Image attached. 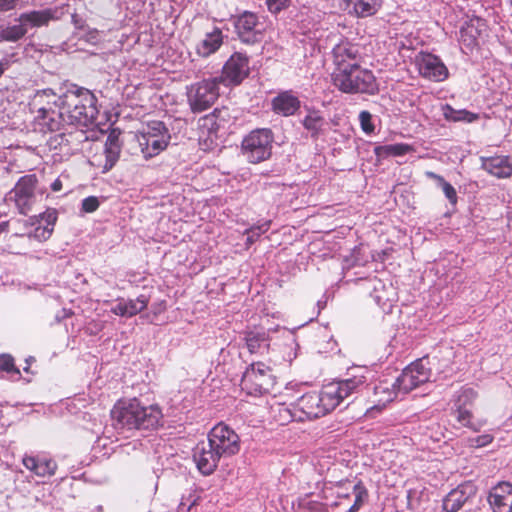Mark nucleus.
<instances>
[{
	"mask_svg": "<svg viewBox=\"0 0 512 512\" xmlns=\"http://www.w3.org/2000/svg\"><path fill=\"white\" fill-rule=\"evenodd\" d=\"M365 383V376L355 375L348 379L334 381L324 385L318 393L326 413H330L351 394L358 392Z\"/></svg>",
	"mask_w": 512,
	"mask_h": 512,
	"instance_id": "39448f33",
	"label": "nucleus"
},
{
	"mask_svg": "<svg viewBox=\"0 0 512 512\" xmlns=\"http://www.w3.org/2000/svg\"><path fill=\"white\" fill-rule=\"evenodd\" d=\"M64 135H65V133H64V132H62V133L58 134V135L55 137V140H56L58 137H59V138H61V139H63Z\"/></svg>",
	"mask_w": 512,
	"mask_h": 512,
	"instance_id": "e2e57ef3",
	"label": "nucleus"
},
{
	"mask_svg": "<svg viewBox=\"0 0 512 512\" xmlns=\"http://www.w3.org/2000/svg\"><path fill=\"white\" fill-rule=\"evenodd\" d=\"M8 69V61H0V78L5 73V71Z\"/></svg>",
	"mask_w": 512,
	"mask_h": 512,
	"instance_id": "bf43d9fd",
	"label": "nucleus"
},
{
	"mask_svg": "<svg viewBox=\"0 0 512 512\" xmlns=\"http://www.w3.org/2000/svg\"><path fill=\"white\" fill-rule=\"evenodd\" d=\"M302 125L313 139H318L323 134L327 122L320 111L308 110L307 115L302 120Z\"/></svg>",
	"mask_w": 512,
	"mask_h": 512,
	"instance_id": "2f4dec72",
	"label": "nucleus"
},
{
	"mask_svg": "<svg viewBox=\"0 0 512 512\" xmlns=\"http://www.w3.org/2000/svg\"><path fill=\"white\" fill-rule=\"evenodd\" d=\"M398 393L395 381L380 380L373 387V395L369 398L371 406L367 409V412L372 413L374 410L381 412L387 404L397 397Z\"/></svg>",
	"mask_w": 512,
	"mask_h": 512,
	"instance_id": "aec40b11",
	"label": "nucleus"
},
{
	"mask_svg": "<svg viewBox=\"0 0 512 512\" xmlns=\"http://www.w3.org/2000/svg\"><path fill=\"white\" fill-rule=\"evenodd\" d=\"M341 3L350 9V13L358 17H367L377 12L381 0H343Z\"/></svg>",
	"mask_w": 512,
	"mask_h": 512,
	"instance_id": "7c9ffc66",
	"label": "nucleus"
},
{
	"mask_svg": "<svg viewBox=\"0 0 512 512\" xmlns=\"http://www.w3.org/2000/svg\"><path fill=\"white\" fill-rule=\"evenodd\" d=\"M148 303V297L140 295L136 299H130L128 301L120 300L111 311L118 316L132 317L145 310Z\"/></svg>",
	"mask_w": 512,
	"mask_h": 512,
	"instance_id": "c756f323",
	"label": "nucleus"
},
{
	"mask_svg": "<svg viewBox=\"0 0 512 512\" xmlns=\"http://www.w3.org/2000/svg\"><path fill=\"white\" fill-rule=\"evenodd\" d=\"M332 81L343 93L374 95L378 92V84L373 72L361 67L360 64H356L347 71L334 76Z\"/></svg>",
	"mask_w": 512,
	"mask_h": 512,
	"instance_id": "20e7f679",
	"label": "nucleus"
},
{
	"mask_svg": "<svg viewBox=\"0 0 512 512\" xmlns=\"http://www.w3.org/2000/svg\"><path fill=\"white\" fill-rule=\"evenodd\" d=\"M301 102L291 91H284L272 100V110L282 116L294 115L300 108Z\"/></svg>",
	"mask_w": 512,
	"mask_h": 512,
	"instance_id": "cd10ccee",
	"label": "nucleus"
},
{
	"mask_svg": "<svg viewBox=\"0 0 512 512\" xmlns=\"http://www.w3.org/2000/svg\"><path fill=\"white\" fill-rule=\"evenodd\" d=\"M290 3V0H266L268 10L272 13H278L282 9L286 8Z\"/></svg>",
	"mask_w": 512,
	"mask_h": 512,
	"instance_id": "8fccbe9b",
	"label": "nucleus"
},
{
	"mask_svg": "<svg viewBox=\"0 0 512 512\" xmlns=\"http://www.w3.org/2000/svg\"><path fill=\"white\" fill-rule=\"evenodd\" d=\"M18 0H0V11H8L16 6Z\"/></svg>",
	"mask_w": 512,
	"mask_h": 512,
	"instance_id": "6e6d98bb",
	"label": "nucleus"
},
{
	"mask_svg": "<svg viewBox=\"0 0 512 512\" xmlns=\"http://www.w3.org/2000/svg\"><path fill=\"white\" fill-rule=\"evenodd\" d=\"M63 188V183L62 181L57 178L52 184H51V189L52 191L54 192H58V191H61Z\"/></svg>",
	"mask_w": 512,
	"mask_h": 512,
	"instance_id": "13d9d810",
	"label": "nucleus"
},
{
	"mask_svg": "<svg viewBox=\"0 0 512 512\" xmlns=\"http://www.w3.org/2000/svg\"><path fill=\"white\" fill-rule=\"evenodd\" d=\"M48 93L53 94V93H52V90H50V89H48V90H43V91H42V94H44V95H48Z\"/></svg>",
	"mask_w": 512,
	"mask_h": 512,
	"instance_id": "680f3d73",
	"label": "nucleus"
},
{
	"mask_svg": "<svg viewBox=\"0 0 512 512\" xmlns=\"http://www.w3.org/2000/svg\"><path fill=\"white\" fill-rule=\"evenodd\" d=\"M338 498H339V501L334 503L335 506H338V505H346L347 506L349 504V501H350L349 493H342V494L339 493Z\"/></svg>",
	"mask_w": 512,
	"mask_h": 512,
	"instance_id": "4d7b16f0",
	"label": "nucleus"
},
{
	"mask_svg": "<svg viewBox=\"0 0 512 512\" xmlns=\"http://www.w3.org/2000/svg\"><path fill=\"white\" fill-rule=\"evenodd\" d=\"M57 219L58 212L55 208H47L38 216L29 218L27 223L36 227L32 232L28 234V238L35 239L39 242L48 240L54 231Z\"/></svg>",
	"mask_w": 512,
	"mask_h": 512,
	"instance_id": "a211bd4d",
	"label": "nucleus"
},
{
	"mask_svg": "<svg viewBox=\"0 0 512 512\" xmlns=\"http://www.w3.org/2000/svg\"><path fill=\"white\" fill-rule=\"evenodd\" d=\"M453 414L458 423L463 427L478 431L479 428L473 423V413L469 408H453Z\"/></svg>",
	"mask_w": 512,
	"mask_h": 512,
	"instance_id": "58836bf2",
	"label": "nucleus"
},
{
	"mask_svg": "<svg viewBox=\"0 0 512 512\" xmlns=\"http://www.w3.org/2000/svg\"><path fill=\"white\" fill-rule=\"evenodd\" d=\"M221 458L222 456L213 447H210L209 441L197 444L194 449L193 459L203 475L212 474Z\"/></svg>",
	"mask_w": 512,
	"mask_h": 512,
	"instance_id": "412c9836",
	"label": "nucleus"
},
{
	"mask_svg": "<svg viewBox=\"0 0 512 512\" xmlns=\"http://www.w3.org/2000/svg\"><path fill=\"white\" fill-rule=\"evenodd\" d=\"M478 397V392L471 387H462L454 396L453 408H468Z\"/></svg>",
	"mask_w": 512,
	"mask_h": 512,
	"instance_id": "e433bc0d",
	"label": "nucleus"
},
{
	"mask_svg": "<svg viewBox=\"0 0 512 512\" xmlns=\"http://www.w3.org/2000/svg\"><path fill=\"white\" fill-rule=\"evenodd\" d=\"M272 413L274 420L280 425H285L291 421H296V406L293 404V408H289L285 404L278 403L272 406Z\"/></svg>",
	"mask_w": 512,
	"mask_h": 512,
	"instance_id": "c9c22d12",
	"label": "nucleus"
},
{
	"mask_svg": "<svg viewBox=\"0 0 512 512\" xmlns=\"http://www.w3.org/2000/svg\"><path fill=\"white\" fill-rule=\"evenodd\" d=\"M0 371L21 377L20 369L16 366L14 357L9 353L0 354Z\"/></svg>",
	"mask_w": 512,
	"mask_h": 512,
	"instance_id": "a19ab883",
	"label": "nucleus"
},
{
	"mask_svg": "<svg viewBox=\"0 0 512 512\" xmlns=\"http://www.w3.org/2000/svg\"><path fill=\"white\" fill-rule=\"evenodd\" d=\"M415 65L419 74L430 81L441 82L448 78V68L440 57L434 54L420 52L415 57Z\"/></svg>",
	"mask_w": 512,
	"mask_h": 512,
	"instance_id": "ddd939ff",
	"label": "nucleus"
},
{
	"mask_svg": "<svg viewBox=\"0 0 512 512\" xmlns=\"http://www.w3.org/2000/svg\"><path fill=\"white\" fill-rule=\"evenodd\" d=\"M270 227V222H265L264 224L260 225V226H257V227H252L248 232L249 233H252V236L256 235V236H260L261 234L265 233L266 231H268Z\"/></svg>",
	"mask_w": 512,
	"mask_h": 512,
	"instance_id": "864d4df0",
	"label": "nucleus"
},
{
	"mask_svg": "<svg viewBox=\"0 0 512 512\" xmlns=\"http://www.w3.org/2000/svg\"><path fill=\"white\" fill-rule=\"evenodd\" d=\"M244 341L251 355L258 356L266 361L267 357H274V350L270 348L269 333L264 329H252L244 332Z\"/></svg>",
	"mask_w": 512,
	"mask_h": 512,
	"instance_id": "6ab92c4d",
	"label": "nucleus"
},
{
	"mask_svg": "<svg viewBox=\"0 0 512 512\" xmlns=\"http://www.w3.org/2000/svg\"><path fill=\"white\" fill-rule=\"evenodd\" d=\"M481 168L488 174L498 178L506 179L512 177V158L506 155H495L481 157Z\"/></svg>",
	"mask_w": 512,
	"mask_h": 512,
	"instance_id": "393cba45",
	"label": "nucleus"
},
{
	"mask_svg": "<svg viewBox=\"0 0 512 512\" xmlns=\"http://www.w3.org/2000/svg\"><path fill=\"white\" fill-rule=\"evenodd\" d=\"M371 295L377 305L383 310L391 309L393 303L398 299L396 288L391 283L385 284L381 280L376 281Z\"/></svg>",
	"mask_w": 512,
	"mask_h": 512,
	"instance_id": "bb28decb",
	"label": "nucleus"
},
{
	"mask_svg": "<svg viewBox=\"0 0 512 512\" xmlns=\"http://www.w3.org/2000/svg\"><path fill=\"white\" fill-rule=\"evenodd\" d=\"M9 230V221H3L0 223V235Z\"/></svg>",
	"mask_w": 512,
	"mask_h": 512,
	"instance_id": "052dcab7",
	"label": "nucleus"
},
{
	"mask_svg": "<svg viewBox=\"0 0 512 512\" xmlns=\"http://www.w3.org/2000/svg\"><path fill=\"white\" fill-rule=\"evenodd\" d=\"M96 104L93 92L74 85L60 97V117L67 125L88 127L97 118Z\"/></svg>",
	"mask_w": 512,
	"mask_h": 512,
	"instance_id": "f03ea898",
	"label": "nucleus"
},
{
	"mask_svg": "<svg viewBox=\"0 0 512 512\" xmlns=\"http://www.w3.org/2000/svg\"><path fill=\"white\" fill-rule=\"evenodd\" d=\"M487 32L486 20L473 16L461 27L459 41L465 49L472 52L479 46V41L487 36Z\"/></svg>",
	"mask_w": 512,
	"mask_h": 512,
	"instance_id": "2eb2a0df",
	"label": "nucleus"
},
{
	"mask_svg": "<svg viewBox=\"0 0 512 512\" xmlns=\"http://www.w3.org/2000/svg\"><path fill=\"white\" fill-rule=\"evenodd\" d=\"M274 136L270 129L252 130L241 142V152L249 163L258 164L272 155Z\"/></svg>",
	"mask_w": 512,
	"mask_h": 512,
	"instance_id": "423d86ee",
	"label": "nucleus"
},
{
	"mask_svg": "<svg viewBox=\"0 0 512 512\" xmlns=\"http://www.w3.org/2000/svg\"><path fill=\"white\" fill-rule=\"evenodd\" d=\"M39 180L36 174H27L18 179L9 192L10 200L15 204L18 212L27 215L36 203V190Z\"/></svg>",
	"mask_w": 512,
	"mask_h": 512,
	"instance_id": "1a4fd4ad",
	"label": "nucleus"
},
{
	"mask_svg": "<svg viewBox=\"0 0 512 512\" xmlns=\"http://www.w3.org/2000/svg\"><path fill=\"white\" fill-rule=\"evenodd\" d=\"M250 74L249 57L241 52H234L222 67L218 81L227 87L240 85Z\"/></svg>",
	"mask_w": 512,
	"mask_h": 512,
	"instance_id": "9b49d317",
	"label": "nucleus"
},
{
	"mask_svg": "<svg viewBox=\"0 0 512 512\" xmlns=\"http://www.w3.org/2000/svg\"><path fill=\"white\" fill-rule=\"evenodd\" d=\"M27 33L24 23L8 26L1 31V36L6 41H18Z\"/></svg>",
	"mask_w": 512,
	"mask_h": 512,
	"instance_id": "ea45409f",
	"label": "nucleus"
},
{
	"mask_svg": "<svg viewBox=\"0 0 512 512\" xmlns=\"http://www.w3.org/2000/svg\"><path fill=\"white\" fill-rule=\"evenodd\" d=\"M425 175L427 178L437 181V183L441 186L446 198L451 204L455 205L457 203L458 197L455 188L449 182H447L443 176L438 175L432 171H426Z\"/></svg>",
	"mask_w": 512,
	"mask_h": 512,
	"instance_id": "4c0bfd02",
	"label": "nucleus"
},
{
	"mask_svg": "<svg viewBox=\"0 0 512 512\" xmlns=\"http://www.w3.org/2000/svg\"><path fill=\"white\" fill-rule=\"evenodd\" d=\"M411 152H414V148L407 143H396L375 148V154L380 157L403 156Z\"/></svg>",
	"mask_w": 512,
	"mask_h": 512,
	"instance_id": "f704fd0d",
	"label": "nucleus"
},
{
	"mask_svg": "<svg viewBox=\"0 0 512 512\" xmlns=\"http://www.w3.org/2000/svg\"><path fill=\"white\" fill-rule=\"evenodd\" d=\"M210 447H213L222 457H230L240 450L238 434L224 423L215 425L208 434Z\"/></svg>",
	"mask_w": 512,
	"mask_h": 512,
	"instance_id": "9d476101",
	"label": "nucleus"
},
{
	"mask_svg": "<svg viewBox=\"0 0 512 512\" xmlns=\"http://www.w3.org/2000/svg\"><path fill=\"white\" fill-rule=\"evenodd\" d=\"M299 508L302 512H327L326 504L316 500H311L308 497L299 501Z\"/></svg>",
	"mask_w": 512,
	"mask_h": 512,
	"instance_id": "a18cd8bd",
	"label": "nucleus"
},
{
	"mask_svg": "<svg viewBox=\"0 0 512 512\" xmlns=\"http://www.w3.org/2000/svg\"><path fill=\"white\" fill-rule=\"evenodd\" d=\"M430 376L431 369L423 362V359H419L408 365L396 378L395 382L398 391L407 394L428 382Z\"/></svg>",
	"mask_w": 512,
	"mask_h": 512,
	"instance_id": "f8f14e48",
	"label": "nucleus"
},
{
	"mask_svg": "<svg viewBox=\"0 0 512 512\" xmlns=\"http://www.w3.org/2000/svg\"><path fill=\"white\" fill-rule=\"evenodd\" d=\"M354 501L345 512H357L363 505L364 499L367 497V490L361 482L353 486Z\"/></svg>",
	"mask_w": 512,
	"mask_h": 512,
	"instance_id": "79ce46f5",
	"label": "nucleus"
},
{
	"mask_svg": "<svg viewBox=\"0 0 512 512\" xmlns=\"http://www.w3.org/2000/svg\"><path fill=\"white\" fill-rule=\"evenodd\" d=\"M111 419L116 429L124 431L150 432L163 425L160 406L143 405L136 397L119 399L111 409Z\"/></svg>",
	"mask_w": 512,
	"mask_h": 512,
	"instance_id": "f257e3e1",
	"label": "nucleus"
},
{
	"mask_svg": "<svg viewBox=\"0 0 512 512\" xmlns=\"http://www.w3.org/2000/svg\"><path fill=\"white\" fill-rule=\"evenodd\" d=\"M221 113L219 109H214L210 114L200 118L199 123L201 128H206L209 132H217L220 125L217 123L218 115Z\"/></svg>",
	"mask_w": 512,
	"mask_h": 512,
	"instance_id": "37998d69",
	"label": "nucleus"
},
{
	"mask_svg": "<svg viewBox=\"0 0 512 512\" xmlns=\"http://www.w3.org/2000/svg\"><path fill=\"white\" fill-rule=\"evenodd\" d=\"M493 441V436L490 434H484L470 439L471 446L483 447L490 444Z\"/></svg>",
	"mask_w": 512,
	"mask_h": 512,
	"instance_id": "3c124183",
	"label": "nucleus"
},
{
	"mask_svg": "<svg viewBox=\"0 0 512 512\" xmlns=\"http://www.w3.org/2000/svg\"><path fill=\"white\" fill-rule=\"evenodd\" d=\"M36 128L43 133L60 131L66 122L62 121L60 117V110L58 112L41 107L37 111L35 117Z\"/></svg>",
	"mask_w": 512,
	"mask_h": 512,
	"instance_id": "a878e982",
	"label": "nucleus"
},
{
	"mask_svg": "<svg viewBox=\"0 0 512 512\" xmlns=\"http://www.w3.org/2000/svg\"><path fill=\"white\" fill-rule=\"evenodd\" d=\"M359 121L361 125V129L367 133L370 134L374 131L375 127L372 123V115L369 111H361L359 114Z\"/></svg>",
	"mask_w": 512,
	"mask_h": 512,
	"instance_id": "de8ad7c7",
	"label": "nucleus"
},
{
	"mask_svg": "<svg viewBox=\"0 0 512 512\" xmlns=\"http://www.w3.org/2000/svg\"><path fill=\"white\" fill-rule=\"evenodd\" d=\"M333 63L335 65L332 78L360 62V53L357 45L348 41H341L332 50Z\"/></svg>",
	"mask_w": 512,
	"mask_h": 512,
	"instance_id": "4468645a",
	"label": "nucleus"
},
{
	"mask_svg": "<svg viewBox=\"0 0 512 512\" xmlns=\"http://www.w3.org/2000/svg\"><path fill=\"white\" fill-rule=\"evenodd\" d=\"M277 365L274 357H267L266 361L254 360L246 368L241 379V388L248 395L261 396L273 390L276 377L273 368Z\"/></svg>",
	"mask_w": 512,
	"mask_h": 512,
	"instance_id": "7ed1b4c3",
	"label": "nucleus"
},
{
	"mask_svg": "<svg viewBox=\"0 0 512 512\" xmlns=\"http://www.w3.org/2000/svg\"><path fill=\"white\" fill-rule=\"evenodd\" d=\"M105 164L104 171H109L113 168L120 157L121 146H105Z\"/></svg>",
	"mask_w": 512,
	"mask_h": 512,
	"instance_id": "c03bdc74",
	"label": "nucleus"
},
{
	"mask_svg": "<svg viewBox=\"0 0 512 512\" xmlns=\"http://www.w3.org/2000/svg\"><path fill=\"white\" fill-rule=\"evenodd\" d=\"M247 240H248V241H250V242H252V238H251L250 236H249V237H247Z\"/></svg>",
	"mask_w": 512,
	"mask_h": 512,
	"instance_id": "0e129e2a",
	"label": "nucleus"
},
{
	"mask_svg": "<svg viewBox=\"0 0 512 512\" xmlns=\"http://www.w3.org/2000/svg\"><path fill=\"white\" fill-rule=\"evenodd\" d=\"M294 404L296 406V421L311 420L327 414L318 392L306 393Z\"/></svg>",
	"mask_w": 512,
	"mask_h": 512,
	"instance_id": "f3484780",
	"label": "nucleus"
},
{
	"mask_svg": "<svg viewBox=\"0 0 512 512\" xmlns=\"http://www.w3.org/2000/svg\"><path fill=\"white\" fill-rule=\"evenodd\" d=\"M54 18V11L52 9L34 10L22 13L19 17V22L24 23L25 27L27 25L41 27L48 25Z\"/></svg>",
	"mask_w": 512,
	"mask_h": 512,
	"instance_id": "473e14b6",
	"label": "nucleus"
},
{
	"mask_svg": "<svg viewBox=\"0 0 512 512\" xmlns=\"http://www.w3.org/2000/svg\"><path fill=\"white\" fill-rule=\"evenodd\" d=\"M199 497L195 495L183 496L177 507V512H190L198 504Z\"/></svg>",
	"mask_w": 512,
	"mask_h": 512,
	"instance_id": "49530a36",
	"label": "nucleus"
},
{
	"mask_svg": "<svg viewBox=\"0 0 512 512\" xmlns=\"http://www.w3.org/2000/svg\"><path fill=\"white\" fill-rule=\"evenodd\" d=\"M235 30L239 39L246 44L261 41L263 34L258 16L249 11L243 12L235 21Z\"/></svg>",
	"mask_w": 512,
	"mask_h": 512,
	"instance_id": "dca6fc26",
	"label": "nucleus"
},
{
	"mask_svg": "<svg viewBox=\"0 0 512 512\" xmlns=\"http://www.w3.org/2000/svg\"><path fill=\"white\" fill-rule=\"evenodd\" d=\"M442 110L444 118L449 122L473 123L480 118L478 113L466 109L457 110L449 104L443 106Z\"/></svg>",
	"mask_w": 512,
	"mask_h": 512,
	"instance_id": "72a5a7b5",
	"label": "nucleus"
},
{
	"mask_svg": "<svg viewBox=\"0 0 512 512\" xmlns=\"http://www.w3.org/2000/svg\"><path fill=\"white\" fill-rule=\"evenodd\" d=\"M488 502L494 512H512V484L498 483L491 489Z\"/></svg>",
	"mask_w": 512,
	"mask_h": 512,
	"instance_id": "b1692460",
	"label": "nucleus"
},
{
	"mask_svg": "<svg viewBox=\"0 0 512 512\" xmlns=\"http://www.w3.org/2000/svg\"><path fill=\"white\" fill-rule=\"evenodd\" d=\"M120 134L119 130L113 129L107 136L105 146H122Z\"/></svg>",
	"mask_w": 512,
	"mask_h": 512,
	"instance_id": "603ef678",
	"label": "nucleus"
},
{
	"mask_svg": "<svg viewBox=\"0 0 512 512\" xmlns=\"http://www.w3.org/2000/svg\"><path fill=\"white\" fill-rule=\"evenodd\" d=\"M22 464L32 474L40 478L54 476L58 468L56 461L45 455L25 454L22 458Z\"/></svg>",
	"mask_w": 512,
	"mask_h": 512,
	"instance_id": "5701e85b",
	"label": "nucleus"
},
{
	"mask_svg": "<svg viewBox=\"0 0 512 512\" xmlns=\"http://www.w3.org/2000/svg\"><path fill=\"white\" fill-rule=\"evenodd\" d=\"M476 486L468 481L451 490L443 500V509L446 512H458L464 504L476 495Z\"/></svg>",
	"mask_w": 512,
	"mask_h": 512,
	"instance_id": "4be33fe9",
	"label": "nucleus"
},
{
	"mask_svg": "<svg viewBox=\"0 0 512 512\" xmlns=\"http://www.w3.org/2000/svg\"><path fill=\"white\" fill-rule=\"evenodd\" d=\"M145 158H152L162 152L169 144L170 134L161 121H150L137 136Z\"/></svg>",
	"mask_w": 512,
	"mask_h": 512,
	"instance_id": "0eeeda50",
	"label": "nucleus"
},
{
	"mask_svg": "<svg viewBox=\"0 0 512 512\" xmlns=\"http://www.w3.org/2000/svg\"><path fill=\"white\" fill-rule=\"evenodd\" d=\"M218 78H208L192 84L187 90V101L193 113L209 109L219 98Z\"/></svg>",
	"mask_w": 512,
	"mask_h": 512,
	"instance_id": "6e6552de",
	"label": "nucleus"
},
{
	"mask_svg": "<svg viewBox=\"0 0 512 512\" xmlns=\"http://www.w3.org/2000/svg\"><path fill=\"white\" fill-rule=\"evenodd\" d=\"M99 206V199L96 196H89L82 200L81 210L85 213H93Z\"/></svg>",
	"mask_w": 512,
	"mask_h": 512,
	"instance_id": "09e8293b",
	"label": "nucleus"
},
{
	"mask_svg": "<svg viewBox=\"0 0 512 512\" xmlns=\"http://www.w3.org/2000/svg\"><path fill=\"white\" fill-rule=\"evenodd\" d=\"M223 44V33L220 28L214 27L211 32L205 34L195 47L196 53L203 58L209 57L219 50Z\"/></svg>",
	"mask_w": 512,
	"mask_h": 512,
	"instance_id": "c85d7f7f",
	"label": "nucleus"
},
{
	"mask_svg": "<svg viewBox=\"0 0 512 512\" xmlns=\"http://www.w3.org/2000/svg\"><path fill=\"white\" fill-rule=\"evenodd\" d=\"M71 20L77 29L83 30L86 26L85 20L76 13L72 14Z\"/></svg>",
	"mask_w": 512,
	"mask_h": 512,
	"instance_id": "5fc2aeb1",
	"label": "nucleus"
}]
</instances>
